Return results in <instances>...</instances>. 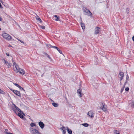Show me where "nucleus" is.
<instances>
[{
    "label": "nucleus",
    "instance_id": "f257e3e1",
    "mask_svg": "<svg viewBox=\"0 0 134 134\" xmlns=\"http://www.w3.org/2000/svg\"><path fill=\"white\" fill-rule=\"evenodd\" d=\"M82 10L84 12V14L85 15H87L91 17L92 16V15L91 12L89 10L87 9V7H83Z\"/></svg>",
    "mask_w": 134,
    "mask_h": 134
},
{
    "label": "nucleus",
    "instance_id": "f03ea898",
    "mask_svg": "<svg viewBox=\"0 0 134 134\" xmlns=\"http://www.w3.org/2000/svg\"><path fill=\"white\" fill-rule=\"evenodd\" d=\"M2 36L5 39L8 40H10L12 39L11 37L8 34L4 33L2 34Z\"/></svg>",
    "mask_w": 134,
    "mask_h": 134
},
{
    "label": "nucleus",
    "instance_id": "7ed1b4c3",
    "mask_svg": "<svg viewBox=\"0 0 134 134\" xmlns=\"http://www.w3.org/2000/svg\"><path fill=\"white\" fill-rule=\"evenodd\" d=\"M101 103L102 106L100 107V109H102L103 111H107V106L105 105V103H103V102H101Z\"/></svg>",
    "mask_w": 134,
    "mask_h": 134
},
{
    "label": "nucleus",
    "instance_id": "20e7f679",
    "mask_svg": "<svg viewBox=\"0 0 134 134\" xmlns=\"http://www.w3.org/2000/svg\"><path fill=\"white\" fill-rule=\"evenodd\" d=\"M30 132L32 134H38L39 133L38 130L32 128H31Z\"/></svg>",
    "mask_w": 134,
    "mask_h": 134
},
{
    "label": "nucleus",
    "instance_id": "39448f33",
    "mask_svg": "<svg viewBox=\"0 0 134 134\" xmlns=\"http://www.w3.org/2000/svg\"><path fill=\"white\" fill-rule=\"evenodd\" d=\"M11 90L16 95L19 97H21L20 92L19 91H18L15 90H12L11 89Z\"/></svg>",
    "mask_w": 134,
    "mask_h": 134
},
{
    "label": "nucleus",
    "instance_id": "423d86ee",
    "mask_svg": "<svg viewBox=\"0 0 134 134\" xmlns=\"http://www.w3.org/2000/svg\"><path fill=\"white\" fill-rule=\"evenodd\" d=\"M100 28L99 27H97L95 28V34H98L100 31Z\"/></svg>",
    "mask_w": 134,
    "mask_h": 134
},
{
    "label": "nucleus",
    "instance_id": "0eeeda50",
    "mask_svg": "<svg viewBox=\"0 0 134 134\" xmlns=\"http://www.w3.org/2000/svg\"><path fill=\"white\" fill-rule=\"evenodd\" d=\"M38 124L40 127L41 128L43 129L44 128L45 126V125L41 121L39 122L38 123Z\"/></svg>",
    "mask_w": 134,
    "mask_h": 134
},
{
    "label": "nucleus",
    "instance_id": "6e6552de",
    "mask_svg": "<svg viewBox=\"0 0 134 134\" xmlns=\"http://www.w3.org/2000/svg\"><path fill=\"white\" fill-rule=\"evenodd\" d=\"M119 74L120 76L119 77L120 79V81H121L122 79H123L124 76V73L122 72H120V71L119 72Z\"/></svg>",
    "mask_w": 134,
    "mask_h": 134
},
{
    "label": "nucleus",
    "instance_id": "1a4fd4ad",
    "mask_svg": "<svg viewBox=\"0 0 134 134\" xmlns=\"http://www.w3.org/2000/svg\"><path fill=\"white\" fill-rule=\"evenodd\" d=\"M94 113L91 111H90L88 113V115L91 118L93 117Z\"/></svg>",
    "mask_w": 134,
    "mask_h": 134
},
{
    "label": "nucleus",
    "instance_id": "9d476101",
    "mask_svg": "<svg viewBox=\"0 0 134 134\" xmlns=\"http://www.w3.org/2000/svg\"><path fill=\"white\" fill-rule=\"evenodd\" d=\"M81 90L80 89H78L77 91V93L79 95L80 97H81L82 96V94L81 93Z\"/></svg>",
    "mask_w": 134,
    "mask_h": 134
},
{
    "label": "nucleus",
    "instance_id": "9b49d317",
    "mask_svg": "<svg viewBox=\"0 0 134 134\" xmlns=\"http://www.w3.org/2000/svg\"><path fill=\"white\" fill-rule=\"evenodd\" d=\"M19 69L20 68H19L18 66L17 65H15V66L14 67V70L17 72H19Z\"/></svg>",
    "mask_w": 134,
    "mask_h": 134
},
{
    "label": "nucleus",
    "instance_id": "f8f14e48",
    "mask_svg": "<svg viewBox=\"0 0 134 134\" xmlns=\"http://www.w3.org/2000/svg\"><path fill=\"white\" fill-rule=\"evenodd\" d=\"M19 73L23 75L24 73L25 72L23 70L21 69L20 68L19 70Z\"/></svg>",
    "mask_w": 134,
    "mask_h": 134
},
{
    "label": "nucleus",
    "instance_id": "ddd939ff",
    "mask_svg": "<svg viewBox=\"0 0 134 134\" xmlns=\"http://www.w3.org/2000/svg\"><path fill=\"white\" fill-rule=\"evenodd\" d=\"M21 113H18V116L20 117L21 118V119H25V118L23 116V115H22V114H21Z\"/></svg>",
    "mask_w": 134,
    "mask_h": 134
},
{
    "label": "nucleus",
    "instance_id": "4468645a",
    "mask_svg": "<svg viewBox=\"0 0 134 134\" xmlns=\"http://www.w3.org/2000/svg\"><path fill=\"white\" fill-rule=\"evenodd\" d=\"M67 131L68 133L69 134H71L72 133V130L70 129H69L68 127H67Z\"/></svg>",
    "mask_w": 134,
    "mask_h": 134
},
{
    "label": "nucleus",
    "instance_id": "2eb2a0df",
    "mask_svg": "<svg viewBox=\"0 0 134 134\" xmlns=\"http://www.w3.org/2000/svg\"><path fill=\"white\" fill-rule=\"evenodd\" d=\"M52 105L54 107H57L58 106V104L57 103H52Z\"/></svg>",
    "mask_w": 134,
    "mask_h": 134
},
{
    "label": "nucleus",
    "instance_id": "dca6fc26",
    "mask_svg": "<svg viewBox=\"0 0 134 134\" xmlns=\"http://www.w3.org/2000/svg\"><path fill=\"white\" fill-rule=\"evenodd\" d=\"M81 25L83 29H84L85 28V25L84 23L82 22L81 23Z\"/></svg>",
    "mask_w": 134,
    "mask_h": 134
},
{
    "label": "nucleus",
    "instance_id": "f3484780",
    "mask_svg": "<svg viewBox=\"0 0 134 134\" xmlns=\"http://www.w3.org/2000/svg\"><path fill=\"white\" fill-rule=\"evenodd\" d=\"M36 20H38V21H39L40 23H41L42 22V20L39 17L37 16L36 17Z\"/></svg>",
    "mask_w": 134,
    "mask_h": 134
},
{
    "label": "nucleus",
    "instance_id": "a211bd4d",
    "mask_svg": "<svg viewBox=\"0 0 134 134\" xmlns=\"http://www.w3.org/2000/svg\"><path fill=\"white\" fill-rule=\"evenodd\" d=\"M129 76H128L127 73L126 80L125 83V85H126L128 82V80L129 79Z\"/></svg>",
    "mask_w": 134,
    "mask_h": 134
},
{
    "label": "nucleus",
    "instance_id": "6ab92c4d",
    "mask_svg": "<svg viewBox=\"0 0 134 134\" xmlns=\"http://www.w3.org/2000/svg\"><path fill=\"white\" fill-rule=\"evenodd\" d=\"M54 17L56 18V19H55V20L56 21H59V17H58L57 15H55Z\"/></svg>",
    "mask_w": 134,
    "mask_h": 134
},
{
    "label": "nucleus",
    "instance_id": "aec40b11",
    "mask_svg": "<svg viewBox=\"0 0 134 134\" xmlns=\"http://www.w3.org/2000/svg\"><path fill=\"white\" fill-rule=\"evenodd\" d=\"M14 84L16 86L18 87L21 90V88H22V87L19 86V85L17 83H15Z\"/></svg>",
    "mask_w": 134,
    "mask_h": 134
},
{
    "label": "nucleus",
    "instance_id": "412c9836",
    "mask_svg": "<svg viewBox=\"0 0 134 134\" xmlns=\"http://www.w3.org/2000/svg\"><path fill=\"white\" fill-rule=\"evenodd\" d=\"M82 125L84 127H87L88 126L89 124H88L87 123H84L82 124Z\"/></svg>",
    "mask_w": 134,
    "mask_h": 134
},
{
    "label": "nucleus",
    "instance_id": "4be33fe9",
    "mask_svg": "<svg viewBox=\"0 0 134 134\" xmlns=\"http://www.w3.org/2000/svg\"><path fill=\"white\" fill-rule=\"evenodd\" d=\"M7 66L8 67V68L10 67L11 66V64L10 63H8V62H7V63L6 64Z\"/></svg>",
    "mask_w": 134,
    "mask_h": 134
},
{
    "label": "nucleus",
    "instance_id": "5701e85b",
    "mask_svg": "<svg viewBox=\"0 0 134 134\" xmlns=\"http://www.w3.org/2000/svg\"><path fill=\"white\" fill-rule=\"evenodd\" d=\"M58 51V52L60 53L61 54H62V51L60 50L57 47V48L56 49Z\"/></svg>",
    "mask_w": 134,
    "mask_h": 134
},
{
    "label": "nucleus",
    "instance_id": "b1692460",
    "mask_svg": "<svg viewBox=\"0 0 134 134\" xmlns=\"http://www.w3.org/2000/svg\"><path fill=\"white\" fill-rule=\"evenodd\" d=\"M131 107L133 108H134V101L131 102Z\"/></svg>",
    "mask_w": 134,
    "mask_h": 134
},
{
    "label": "nucleus",
    "instance_id": "393cba45",
    "mask_svg": "<svg viewBox=\"0 0 134 134\" xmlns=\"http://www.w3.org/2000/svg\"><path fill=\"white\" fill-rule=\"evenodd\" d=\"M115 132H114V134H119V131L115 130Z\"/></svg>",
    "mask_w": 134,
    "mask_h": 134
},
{
    "label": "nucleus",
    "instance_id": "a878e982",
    "mask_svg": "<svg viewBox=\"0 0 134 134\" xmlns=\"http://www.w3.org/2000/svg\"><path fill=\"white\" fill-rule=\"evenodd\" d=\"M30 126L31 127H33L35 126V124L33 123H31L30 124Z\"/></svg>",
    "mask_w": 134,
    "mask_h": 134
},
{
    "label": "nucleus",
    "instance_id": "bb28decb",
    "mask_svg": "<svg viewBox=\"0 0 134 134\" xmlns=\"http://www.w3.org/2000/svg\"><path fill=\"white\" fill-rule=\"evenodd\" d=\"M44 54L45 55H46L47 57L48 58H50V57L46 53L44 52Z\"/></svg>",
    "mask_w": 134,
    "mask_h": 134
},
{
    "label": "nucleus",
    "instance_id": "cd10ccee",
    "mask_svg": "<svg viewBox=\"0 0 134 134\" xmlns=\"http://www.w3.org/2000/svg\"><path fill=\"white\" fill-rule=\"evenodd\" d=\"M13 105H14V107L17 110L19 109L15 104H13Z\"/></svg>",
    "mask_w": 134,
    "mask_h": 134
},
{
    "label": "nucleus",
    "instance_id": "c85d7f7f",
    "mask_svg": "<svg viewBox=\"0 0 134 134\" xmlns=\"http://www.w3.org/2000/svg\"><path fill=\"white\" fill-rule=\"evenodd\" d=\"M4 93V92L0 88V93L3 94Z\"/></svg>",
    "mask_w": 134,
    "mask_h": 134
},
{
    "label": "nucleus",
    "instance_id": "c756f323",
    "mask_svg": "<svg viewBox=\"0 0 134 134\" xmlns=\"http://www.w3.org/2000/svg\"><path fill=\"white\" fill-rule=\"evenodd\" d=\"M126 12L127 14H128L129 12V9L128 8H127L126 9Z\"/></svg>",
    "mask_w": 134,
    "mask_h": 134
},
{
    "label": "nucleus",
    "instance_id": "7c9ffc66",
    "mask_svg": "<svg viewBox=\"0 0 134 134\" xmlns=\"http://www.w3.org/2000/svg\"><path fill=\"white\" fill-rule=\"evenodd\" d=\"M39 26H40V27L41 28H42V29H45V26H42V25H40Z\"/></svg>",
    "mask_w": 134,
    "mask_h": 134
},
{
    "label": "nucleus",
    "instance_id": "2f4dec72",
    "mask_svg": "<svg viewBox=\"0 0 134 134\" xmlns=\"http://www.w3.org/2000/svg\"><path fill=\"white\" fill-rule=\"evenodd\" d=\"M19 41H20V42H21V43H23V44H24V42L23 41H22V40H20L19 39H17ZM25 44H26V43H25Z\"/></svg>",
    "mask_w": 134,
    "mask_h": 134
},
{
    "label": "nucleus",
    "instance_id": "473e14b6",
    "mask_svg": "<svg viewBox=\"0 0 134 134\" xmlns=\"http://www.w3.org/2000/svg\"><path fill=\"white\" fill-rule=\"evenodd\" d=\"M66 129H65L64 130H63V134H65L66 132Z\"/></svg>",
    "mask_w": 134,
    "mask_h": 134
},
{
    "label": "nucleus",
    "instance_id": "72a5a7b5",
    "mask_svg": "<svg viewBox=\"0 0 134 134\" xmlns=\"http://www.w3.org/2000/svg\"><path fill=\"white\" fill-rule=\"evenodd\" d=\"M51 48H53L55 49L56 48H57V47H56V46H52Z\"/></svg>",
    "mask_w": 134,
    "mask_h": 134
},
{
    "label": "nucleus",
    "instance_id": "f704fd0d",
    "mask_svg": "<svg viewBox=\"0 0 134 134\" xmlns=\"http://www.w3.org/2000/svg\"><path fill=\"white\" fill-rule=\"evenodd\" d=\"M46 46H47V47H49L51 48V47L52 45H51L50 44H46Z\"/></svg>",
    "mask_w": 134,
    "mask_h": 134
},
{
    "label": "nucleus",
    "instance_id": "c9c22d12",
    "mask_svg": "<svg viewBox=\"0 0 134 134\" xmlns=\"http://www.w3.org/2000/svg\"><path fill=\"white\" fill-rule=\"evenodd\" d=\"M12 110L16 114V110L14 108H12Z\"/></svg>",
    "mask_w": 134,
    "mask_h": 134
},
{
    "label": "nucleus",
    "instance_id": "e433bc0d",
    "mask_svg": "<svg viewBox=\"0 0 134 134\" xmlns=\"http://www.w3.org/2000/svg\"><path fill=\"white\" fill-rule=\"evenodd\" d=\"M66 129V128L64 126H62L61 128H60V129L62 130L63 131V130H64V129Z\"/></svg>",
    "mask_w": 134,
    "mask_h": 134
},
{
    "label": "nucleus",
    "instance_id": "4c0bfd02",
    "mask_svg": "<svg viewBox=\"0 0 134 134\" xmlns=\"http://www.w3.org/2000/svg\"><path fill=\"white\" fill-rule=\"evenodd\" d=\"M18 111L21 113L22 112H23V111L19 108L18 110Z\"/></svg>",
    "mask_w": 134,
    "mask_h": 134
},
{
    "label": "nucleus",
    "instance_id": "58836bf2",
    "mask_svg": "<svg viewBox=\"0 0 134 134\" xmlns=\"http://www.w3.org/2000/svg\"><path fill=\"white\" fill-rule=\"evenodd\" d=\"M3 60H4V63L5 64H6L7 63L6 60L4 59H3Z\"/></svg>",
    "mask_w": 134,
    "mask_h": 134
},
{
    "label": "nucleus",
    "instance_id": "ea45409f",
    "mask_svg": "<svg viewBox=\"0 0 134 134\" xmlns=\"http://www.w3.org/2000/svg\"><path fill=\"white\" fill-rule=\"evenodd\" d=\"M125 91H128L129 90V88L128 87L126 88L125 89Z\"/></svg>",
    "mask_w": 134,
    "mask_h": 134
},
{
    "label": "nucleus",
    "instance_id": "a19ab883",
    "mask_svg": "<svg viewBox=\"0 0 134 134\" xmlns=\"http://www.w3.org/2000/svg\"><path fill=\"white\" fill-rule=\"evenodd\" d=\"M124 90V88H122L121 90V93H122L123 91Z\"/></svg>",
    "mask_w": 134,
    "mask_h": 134
},
{
    "label": "nucleus",
    "instance_id": "79ce46f5",
    "mask_svg": "<svg viewBox=\"0 0 134 134\" xmlns=\"http://www.w3.org/2000/svg\"><path fill=\"white\" fill-rule=\"evenodd\" d=\"M15 65H16V63L15 62L13 64V66L14 67V66H15Z\"/></svg>",
    "mask_w": 134,
    "mask_h": 134
},
{
    "label": "nucleus",
    "instance_id": "37998d69",
    "mask_svg": "<svg viewBox=\"0 0 134 134\" xmlns=\"http://www.w3.org/2000/svg\"><path fill=\"white\" fill-rule=\"evenodd\" d=\"M21 114H22V115H23L25 116V114L23 112H22Z\"/></svg>",
    "mask_w": 134,
    "mask_h": 134
},
{
    "label": "nucleus",
    "instance_id": "c03bdc74",
    "mask_svg": "<svg viewBox=\"0 0 134 134\" xmlns=\"http://www.w3.org/2000/svg\"><path fill=\"white\" fill-rule=\"evenodd\" d=\"M6 55L7 56H10V55L9 53H6Z\"/></svg>",
    "mask_w": 134,
    "mask_h": 134
},
{
    "label": "nucleus",
    "instance_id": "a18cd8bd",
    "mask_svg": "<svg viewBox=\"0 0 134 134\" xmlns=\"http://www.w3.org/2000/svg\"><path fill=\"white\" fill-rule=\"evenodd\" d=\"M2 18L0 16V21H2Z\"/></svg>",
    "mask_w": 134,
    "mask_h": 134
},
{
    "label": "nucleus",
    "instance_id": "49530a36",
    "mask_svg": "<svg viewBox=\"0 0 134 134\" xmlns=\"http://www.w3.org/2000/svg\"><path fill=\"white\" fill-rule=\"evenodd\" d=\"M132 40H133L134 41V36H133L132 37Z\"/></svg>",
    "mask_w": 134,
    "mask_h": 134
},
{
    "label": "nucleus",
    "instance_id": "de8ad7c7",
    "mask_svg": "<svg viewBox=\"0 0 134 134\" xmlns=\"http://www.w3.org/2000/svg\"><path fill=\"white\" fill-rule=\"evenodd\" d=\"M21 89H22V90H23L24 91H25V90L22 88H21Z\"/></svg>",
    "mask_w": 134,
    "mask_h": 134
},
{
    "label": "nucleus",
    "instance_id": "09e8293b",
    "mask_svg": "<svg viewBox=\"0 0 134 134\" xmlns=\"http://www.w3.org/2000/svg\"><path fill=\"white\" fill-rule=\"evenodd\" d=\"M44 73H43V74L41 76V77H42V76H43V75H44Z\"/></svg>",
    "mask_w": 134,
    "mask_h": 134
},
{
    "label": "nucleus",
    "instance_id": "8fccbe9b",
    "mask_svg": "<svg viewBox=\"0 0 134 134\" xmlns=\"http://www.w3.org/2000/svg\"><path fill=\"white\" fill-rule=\"evenodd\" d=\"M125 85H125V83H124V86H123V88H124V87H125Z\"/></svg>",
    "mask_w": 134,
    "mask_h": 134
},
{
    "label": "nucleus",
    "instance_id": "3c124183",
    "mask_svg": "<svg viewBox=\"0 0 134 134\" xmlns=\"http://www.w3.org/2000/svg\"><path fill=\"white\" fill-rule=\"evenodd\" d=\"M80 19L81 20V21H82V19H81V18H80Z\"/></svg>",
    "mask_w": 134,
    "mask_h": 134
},
{
    "label": "nucleus",
    "instance_id": "603ef678",
    "mask_svg": "<svg viewBox=\"0 0 134 134\" xmlns=\"http://www.w3.org/2000/svg\"><path fill=\"white\" fill-rule=\"evenodd\" d=\"M65 99H66V101H67V99L66 98H65Z\"/></svg>",
    "mask_w": 134,
    "mask_h": 134
},
{
    "label": "nucleus",
    "instance_id": "864d4df0",
    "mask_svg": "<svg viewBox=\"0 0 134 134\" xmlns=\"http://www.w3.org/2000/svg\"><path fill=\"white\" fill-rule=\"evenodd\" d=\"M0 2H2V0H0Z\"/></svg>",
    "mask_w": 134,
    "mask_h": 134
},
{
    "label": "nucleus",
    "instance_id": "5fc2aeb1",
    "mask_svg": "<svg viewBox=\"0 0 134 134\" xmlns=\"http://www.w3.org/2000/svg\"><path fill=\"white\" fill-rule=\"evenodd\" d=\"M12 61L13 62H14V60L13 59H12Z\"/></svg>",
    "mask_w": 134,
    "mask_h": 134
},
{
    "label": "nucleus",
    "instance_id": "6e6d98bb",
    "mask_svg": "<svg viewBox=\"0 0 134 134\" xmlns=\"http://www.w3.org/2000/svg\"><path fill=\"white\" fill-rule=\"evenodd\" d=\"M9 47H11V46L10 45H9Z\"/></svg>",
    "mask_w": 134,
    "mask_h": 134
},
{
    "label": "nucleus",
    "instance_id": "4d7b16f0",
    "mask_svg": "<svg viewBox=\"0 0 134 134\" xmlns=\"http://www.w3.org/2000/svg\"><path fill=\"white\" fill-rule=\"evenodd\" d=\"M1 30V29L0 28V30Z\"/></svg>",
    "mask_w": 134,
    "mask_h": 134
},
{
    "label": "nucleus",
    "instance_id": "13d9d810",
    "mask_svg": "<svg viewBox=\"0 0 134 134\" xmlns=\"http://www.w3.org/2000/svg\"><path fill=\"white\" fill-rule=\"evenodd\" d=\"M5 131L7 130V129H5Z\"/></svg>",
    "mask_w": 134,
    "mask_h": 134
},
{
    "label": "nucleus",
    "instance_id": "bf43d9fd",
    "mask_svg": "<svg viewBox=\"0 0 134 134\" xmlns=\"http://www.w3.org/2000/svg\"><path fill=\"white\" fill-rule=\"evenodd\" d=\"M5 131L7 130V129H5Z\"/></svg>",
    "mask_w": 134,
    "mask_h": 134
}]
</instances>
